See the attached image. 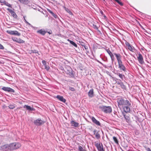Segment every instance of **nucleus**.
Segmentation results:
<instances>
[{
	"label": "nucleus",
	"instance_id": "f257e3e1",
	"mask_svg": "<svg viewBox=\"0 0 151 151\" xmlns=\"http://www.w3.org/2000/svg\"><path fill=\"white\" fill-rule=\"evenodd\" d=\"M131 102L130 100H127L126 98H119L117 100V102L118 103V106L120 107V106L124 105L131 106Z\"/></svg>",
	"mask_w": 151,
	"mask_h": 151
},
{
	"label": "nucleus",
	"instance_id": "f03ea898",
	"mask_svg": "<svg viewBox=\"0 0 151 151\" xmlns=\"http://www.w3.org/2000/svg\"><path fill=\"white\" fill-rule=\"evenodd\" d=\"M65 72L70 78H74L75 77V72L70 66L65 67Z\"/></svg>",
	"mask_w": 151,
	"mask_h": 151
},
{
	"label": "nucleus",
	"instance_id": "7ed1b4c3",
	"mask_svg": "<svg viewBox=\"0 0 151 151\" xmlns=\"http://www.w3.org/2000/svg\"><path fill=\"white\" fill-rule=\"evenodd\" d=\"M99 108L105 113H110L112 111V108L110 106H100Z\"/></svg>",
	"mask_w": 151,
	"mask_h": 151
},
{
	"label": "nucleus",
	"instance_id": "20e7f679",
	"mask_svg": "<svg viewBox=\"0 0 151 151\" xmlns=\"http://www.w3.org/2000/svg\"><path fill=\"white\" fill-rule=\"evenodd\" d=\"M21 146V145L19 142H14L10 143V151L13 150L17 149Z\"/></svg>",
	"mask_w": 151,
	"mask_h": 151
},
{
	"label": "nucleus",
	"instance_id": "39448f33",
	"mask_svg": "<svg viewBox=\"0 0 151 151\" xmlns=\"http://www.w3.org/2000/svg\"><path fill=\"white\" fill-rule=\"evenodd\" d=\"M45 123V122L42 120L40 118L34 120V123L36 126H41Z\"/></svg>",
	"mask_w": 151,
	"mask_h": 151
},
{
	"label": "nucleus",
	"instance_id": "423d86ee",
	"mask_svg": "<svg viewBox=\"0 0 151 151\" xmlns=\"http://www.w3.org/2000/svg\"><path fill=\"white\" fill-rule=\"evenodd\" d=\"M12 40L15 42L19 44H22L25 42V41L19 38L12 37H11Z\"/></svg>",
	"mask_w": 151,
	"mask_h": 151
},
{
	"label": "nucleus",
	"instance_id": "0eeeda50",
	"mask_svg": "<svg viewBox=\"0 0 151 151\" xmlns=\"http://www.w3.org/2000/svg\"><path fill=\"white\" fill-rule=\"evenodd\" d=\"M95 146L98 151H105V149L103 148V145L102 143H96Z\"/></svg>",
	"mask_w": 151,
	"mask_h": 151
},
{
	"label": "nucleus",
	"instance_id": "6e6552de",
	"mask_svg": "<svg viewBox=\"0 0 151 151\" xmlns=\"http://www.w3.org/2000/svg\"><path fill=\"white\" fill-rule=\"evenodd\" d=\"M139 63L141 65L145 64V63L143 60V58L142 55L139 52L138 54V56L137 57Z\"/></svg>",
	"mask_w": 151,
	"mask_h": 151
},
{
	"label": "nucleus",
	"instance_id": "1a4fd4ad",
	"mask_svg": "<svg viewBox=\"0 0 151 151\" xmlns=\"http://www.w3.org/2000/svg\"><path fill=\"white\" fill-rule=\"evenodd\" d=\"M90 118L93 123L97 126H101V124L100 122L96 119L94 117L91 116L90 117Z\"/></svg>",
	"mask_w": 151,
	"mask_h": 151
},
{
	"label": "nucleus",
	"instance_id": "9d476101",
	"mask_svg": "<svg viewBox=\"0 0 151 151\" xmlns=\"http://www.w3.org/2000/svg\"><path fill=\"white\" fill-rule=\"evenodd\" d=\"M23 108H25L26 110H27L30 112H32V111H35V108L27 105H24L23 106Z\"/></svg>",
	"mask_w": 151,
	"mask_h": 151
},
{
	"label": "nucleus",
	"instance_id": "9b49d317",
	"mask_svg": "<svg viewBox=\"0 0 151 151\" xmlns=\"http://www.w3.org/2000/svg\"><path fill=\"white\" fill-rule=\"evenodd\" d=\"M93 134L95 135V137L97 139H100L101 138L100 135V131L99 130H97L96 129H94L93 131Z\"/></svg>",
	"mask_w": 151,
	"mask_h": 151
},
{
	"label": "nucleus",
	"instance_id": "f8f14e48",
	"mask_svg": "<svg viewBox=\"0 0 151 151\" xmlns=\"http://www.w3.org/2000/svg\"><path fill=\"white\" fill-rule=\"evenodd\" d=\"M118 67L120 70H122L124 72L126 71V68L124 65L123 64L122 61L118 62Z\"/></svg>",
	"mask_w": 151,
	"mask_h": 151
},
{
	"label": "nucleus",
	"instance_id": "ddd939ff",
	"mask_svg": "<svg viewBox=\"0 0 151 151\" xmlns=\"http://www.w3.org/2000/svg\"><path fill=\"white\" fill-rule=\"evenodd\" d=\"M122 114L127 122H128L130 120V118L129 117V114L128 113H124L122 112Z\"/></svg>",
	"mask_w": 151,
	"mask_h": 151
},
{
	"label": "nucleus",
	"instance_id": "4468645a",
	"mask_svg": "<svg viewBox=\"0 0 151 151\" xmlns=\"http://www.w3.org/2000/svg\"><path fill=\"white\" fill-rule=\"evenodd\" d=\"M125 106L123 107V111L122 112H124V113H128L130 111V106Z\"/></svg>",
	"mask_w": 151,
	"mask_h": 151
},
{
	"label": "nucleus",
	"instance_id": "2eb2a0df",
	"mask_svg": "<svg viewBox=\"0 0 151 151\" xmlns=\"http://www.w3.org/2000/svg\"><path fill=\"white\" fill-rule=\"evenodd\" d=\"M126 45L128 49L131 51L133 52V50L134 49V47L131 45L129 42L126 41L125 42Z\"/></svg>",
	"mask_w": 151,
	"mask_h": 151
},
{
	"label": "nucleus",
	"instance_id": "dca6fc26",
	"mask_svg": "<svg viewBox=\"0 0 151 151\" xmlns=\"http://www.w3.org/2000/svg\"><path fill=\"white\" fill-rule=\"evenodd\" d=\"M56 98L60 101L62 102L63 103H65L66 100L64 99L63 96L60 95H57Z\"/></svg>",
	"mask_w": 151,
	"mask_h": 151
},
{
	"label": "nucleus",
	"instance_id": "f3484780",
	"mask_svg": "<svg viewBox=\"0 0 151 151\" xmlns=\"http://www.w3.org/2000/svg\"><path fill=\"white\" fill-rule=\"evenodd\" d=\"M117 84L119 85L124 90H126V87L125 85H124L123 83L122 82V80L120 81H118L116 82Z\"/></svg>",
	"mask_w": 151,
	"mask_h": 151
},
{
	"label": "nucleus",
	"instance_id": "a211bd4d",
	"mask_svg": "<svg viewBox=\"0 0 151 151\" xmlns=\"http://www.w3.org/2000/svg\"><path fill=\"white\" fill-rule=\"evenodd\" d=\"M37 32L42 36H44L46 33V31L44 29H42L37 30Z\"/></svg>",
	"mask_w": 151,
	"mask_h": 151
},
{
	"label": "nucleus",
	"instance_id": "6ab92c4d",
	"mask_svg": "<svg viewBox=\"0 0 151 151\" xmlns=\"http://www.w3.org/2000/svg\"><path fill=\"white\" fill-rule=\"evenodd\" d=\"M10 35L19 36L21 35V34L16 30H10Z\"/></svg>",
	"mask_w": 151,
	"mask_h": 151
},
{
	"label": "nucleus",
	"instance_id": "aec40b11",
	"mask_svg": "<svg viewBox=\"0 0 151 151\" xmlns=\"http://www.w3.org/2000/svg\"><path fill=\"white\" fill-rule=\"evenodd\" d=\"M117 60L118 62L122 61L121 60L122 56L119 53H114Z\"/></svg>",
	"mask_w": 151,
	"mask_h": 151
},
{
	"label": "nucleus",
	"instance_id": "412c9836",
	"mask_svg": "<svg viewBox=\"0 0 151 151\" xmlns=\"http://www.w3.org/2000/svg\"><path fill=\"white\" fill-rule=\"evenodd\" d=\"M42 62L43 65H44L45 69L47 71H48L50 69V67L48 65H47V63L46 61L43 60L42 61Z\"/></svg>",
	"mask_w": 151,
	"mask_h": 151
},
{
	"label": "nucleus",
	"instance_id": "4be33fe9",
	"mask_svg": "<svg viewBox=\"0 0 151 151\" xmlns=\"http://www.w3.org/2000/svg\"><path fill=\"white\" fill-rule=\"evenodd\" d=\"M70 124L72 126L74 127H78L79 124L76 122L74 120H72L70 122Z\"/></svg>",
	"mask_w": 151,
	"mask_h": 151
},
{
	"label": "nucleus",
	"instance_id": "5701e85b",
	"mask_svg": "<svg viewBox=\"0 0 151 151\" xmlns=\"http://www.w3.org/2000/svg\"><path fill=\"white\" fill-rule=\"evenodd\" d=\"M88 95L89 97L92 98L94 96L93 90V88L90 89L88 92Z\"/></svg>",
	"mask_w": 151,
	"mask_h": 151
},
{
	"label": "nucleus",
	"instance_id": "b1692460",
	"mask_svg": "<svg viewBox=\"0 0 151 151\" xmlns=\"http://www.w3.org/2000/svg\"><path fill=\"white\" fill-rule=\"evenodd\" d=\"M10 13L11 16L15 19H17V16L14 11L12 9H10Z\"/></svg>",
	"mask_w": 151,
	"mask_h": 151
},
{
	"label": "nucleus",
	"instance_id": "393cba45",
	"mask_svg": "<svg viewBox=\"0 0 151 151\" xmlns=\"http://www.w3.org/2000/svg\"><path fill=\"white\" fill-rule=\"evenodd\" d=\"M21 3L25 5H27L29 2V0H18Z\"/></svg>",
	"mask_w": 151,
	"mask_h": 151
},
{
	"label": "nucleus",
	"instance_id": "a878e982",
	"mask_svg": "<svg viewBox=\"0 0 151 151\" xmlns=\"http://www.w3.org/2000/svg\"><path fill=\"white\" fill-rule=\"evenodd\" d=\"M67 41H68L71 45L74 47H77L78 45L77 44L73 41L70 40L69 39H68L67 40Z\"/></svg>",
	"mask_w": 151,
	"mask_h": 151
},
{
	"label": "nucleus",
	"instance_id": "bb28decb",
	"mask_svg": "<svg viewBox=\"0 0 151 151\" xmlns=\"http://www.w3.org/2000/svg\"><path fill=\"white\" fill-rule=\"evenodd\" d=\"M119 77L121 78V80L122 81L124 80V79L125 78V76L124 74H123L122 73H120L119 74V75H118Z\"/></svg>",
	"mask_w": 151,
	"mask_h": 151
},
{
	"label": "nucleus",
	"instance_id": "cd10ccee",
	"mask_svg": "<svg viewBox=\"0 0 151 151\" xmlns=\"http://www.w3.org/2000/svg\"><path fill=\"white\" fill-rule=\"evenodd\" d=\"M109 55L110 56L111 59V60L112 61V63L113 64V62L114 61L115 59V58L114 56V54H113L112 53H111L110 54H109Z\"/></svg>",
	"mask_w": 151,
	"mask_h": 151
},
{
	"label": "nucleus",
	"instance_id": "c85d7f7f",
	"mask_svg": "<svg viewBox=\"0 0 151 151\" xmlns=\"http://www.w3.org/2000/svg\"><path fill=\"white\" fill-rule=\"evenodd\" d=\"M55 18L58 19L60 21H61L60 18L58 17V15L55 14L53 12L51 14Z\"/></svg>",
	"mask_w": 151,
	"mask_h": 151
},
{
	"label": "nucleus",
	"instance_id": "c756f323",
	"mask_svg": "<svg viewBox=\"0 0 151 151\" xmlns=\"http://www.w3.org/2000/svg\"><path fill=\"white\" fill-rule=\"evenodd\" d=\"M78 150L79 151H86L85 149H83V147L81 145L78 146Z\"/></svg>",
	"mask_w": 151,
	"mask_h": 151
},
{
	"label": "nucleus",
	"instance_id": "7c9ffc66",
	"mask_svg": "<svg viewBox=\"0 0 151 151\" xmlns=\"http://www.w3.org/2000/svg\"><path fill=\"white\" fill-rule=\"evenodd\" d=\"M113 138L114 142L116 144H119V141L116 137L115 136H113Z\"/></svg>",
	"mask_w": 151,
	"mask_h": 151
},
{
	"label": "nucleus",
	"instance_id": "2f4dec72",
	"mask_svg": "<svg viewBox=\"0 0 151 151\" xmlns=\"http://www.w3.org/2000/svg\"><path fill=\"white\" fill-rule=\"evenodd\" d=\"M114 1L121 6H123L124 5L123 3L120 0H114Z\"/></svg>",
	"mask_w": 151,
	"mask_h": 151
},
{
	"label": "nucleus",
	"instance_id": "473e14b6",
	"mask_svg": "<svg viewBox=\"0 0 151 151\" xmlns=\"http://www.w3.org/2000/svg\"><path fill=\"white\" fill-rule=\"evenodd\" d=\"M65 10L69 14L72 15H73V14L72 12L70 11V10L68 9V8H65Z\"/></svg>",
	"mask_w": 151,
	"mask_h": 151
},
{
	"label": "nucleus",
	"instance_id": "72a5a7b5",
	"mask_svg": "<svg viewBox=\"0 0 151 151\" xmlns=\"http://www.w3.org/2000/svg\"><path fill=\"white\" fill-rule=\"evenodd\" d=\"M2 89L5 91H9V88L4 87L2 88Z\"/></svg>",
	"mask_w": 151,
	"mask_h": 151
},
{
	"label": "nucleus",
	"instance_id": "f704fd0d",
	"mask_svg": "<svg viewBox=\"0 0 151 151\" xmlns=\"http://www.w3.org/2000/svg\"><path fill=\"white\" fill-rule=\"evenodd\" d=\"M97 62L98 63H100L103 66V67H104L105 68H107V67L106 65L103 64L102 63H101V62L99 60H97Z\"/></svg>",
	"mask_w": 151,
	"mask_h": 151
},
{
	"label": "nucleus",
	"instance_id": "c9c22d12",
	"mask_svg": "<svg viewBox=\"0 0 151 151\" xmlns=\"http://www.w3.org/2000/svg\"><path fill=\"white\" fill-rule=\"evenodd\" d=\"M46 31V33H47L49 35L51 34L52 33V31L51 29H48V30L47 29Z\"/></svg>",
	"mask_w": 151,
	"mask_h": 151
},
{
	"label": "nucleus",
	"instance_id": "e433bc0d",
	"mask_svg": "<svg viewBox=\"0 0 151 151\" xmlns=\"http://www.w3.org/2000/svg\"><path fill=\"white\" fill-rule=\"evenodd\" d=\"M3 3L4 4L8 6L9 7V4L8 3L6 2V1H4L3 2Z\"/></svg>",
	"mask_w": 151,
	"mask_h": 151
},
{
	"label": "nucleus",
	"instance_id": "4c0bfd02",
	"mask_svg": "<svg viewBox=\"0 0 151 151\" xmlns=\"http://www.w3.org/2000/svg\"><path fill=\"white\" fill-rule=\"evenodd\" d=\"M31 53H38V51L36 50H31Z\"/></svg>",
	"mask_w": 151,
	"mask_h": 151
},
{
	"label": "nucleus",
	"instance_id": "58836bf2",
	"mask_svg": "<svg viewBox=\"0 0 151 151\" xmlns=\"http://www.w3.org/2000/svg\"><path fill=\"white\" fill-rule=\"evenodd\" d=\"M59 69L62 71H64L65 70H65L63 67L61 65L59 66Z\"/></svg>",
	"mask_w": 151,
	"mask_h": 151
},
{
	"label": "nucleus",
	"instance_id": "ea45409f",
	"mask_svg": "<svg viewBox=\"0 0 151 151\" xmlns=\"http://www.w3.org/2000/svg\"><path fill=\"white\" fill-rule=\"evenodd\" d=\"M105 50L108 53V54L109 55L112 52L111 51L109 50V49H106Z\"/></svg>",
	"mask_w": 151,
	"mask_h": 151
},
{
	"label": "nucleus",
	"instance_id": "a19ab883",
	"mask_svg": "<svg viewBox=\"0 0 151 151\" xmlns=\"http://www.w3.org/2000/svg\"><path fill=\"white\" fill-rule=\"evenodd\" d=\"M134 117H135V119L136 120H137L139 122H140L139 121V119L140 118L137 115H135L134 116Z\"/></svg>",
	"mask_w": 151,
	"mask_h": 151
},
{
	"label": "nucleus",
	"instance_id": "79ce46f5",
	"mask_svg": "<svg viewBox=\"0 0 151 151\" xmlns=\"http://www.w3.org/2000/svg\"><path fill=\"white\" fill-rule=\"evenodd\" d=\"M69 89L71 91H76L75 89L73 87H70Z\"/></svg>",
	"mask_w": 151,
	"mask_h": 151
},
{
	"label": "nucleus",
	"instance_id": "37998d69",
	"mask_svg": "<svg viewBox=\"0 0 151 151\" xmlns=\"http://www.w3.org/2000/svg\"><path fill=\"white\" fill-rule=\"evenodd\" d=\"M83 47H84V48L86 50L88 49V47L87 46H86L85 45L83 44L81 45Z\"/></svg>",
	"mask_w": 151,
	"mask_h": 151
},
{
	"label": "nucleus",
	"instance_id": "c03bdc74",
	"mask_svg": "<svg viewBox=\"0 0 151 151\" xmlns=\"http://www.w3.org/2000/svg\"><path fill=\"white\" fill-rule=\"evenodd\" d=\"M134 9L137 11V12H138L139 13V14H140L141 15H143L144 14L143 13L140 12L139 11L137 10L136 9L134 8Z\"/></svg>",
	"mask_w": 151,
	"mask_h": 151
},
{
	"label": "nucleus",
	"instance_id": "a18cd8bd",
	"mask_svg": "<svg viewBox=\"0 0 151 151\" xmlns=\"http://www.w3.org/2000/svg\"><path fill=\"white\" fill-rule=\"evenodd\" d=\"M93 27L95 29H97V30L98 29V27H97V26L96 25H95V24H93Z\"/></svg>",
	"mask_w": 151,
	"mask_h": 151
},
{
	"label": "nucleus",
	"instance_id": "49530a36",
	"mask_svg": "<svg viewBox=\"0 0 151 151\" xmlns=\"http://www.w3.org/2000/svg\"><path fill=\"white\" fill-rule=\"evenodd\" d=\"M114 78L113 79V80L114 81H116V82L118 81H121V80H120V79H118L117 78Z\"/></svg>",
	"mask_w": 151,
	"mask_h": 151
},
{
	"label": "nucleus",
	"instance_id": "de8ad7c7",
	"mask_svg": "<svg viewBox=\"0 0 151 151\" xmlns=\"http://www.w3.org/2000/svg\"><path fill=\"white\" fill-rule=\"evenodd\" d=\"M14 107L15 106L14 105H12L10 104V109H13Z\"/></svg>",
	"mask_w": 151,
	"mask_h": 151
},
{
	"label": "nucleus",
	"instance_id": "09e8293b",
	"mask_svg": "<svg viewBox=\"0 0 151 151\" xmlns=\"http://www.w3.org/2000/svg\"><path fill=\"white\" fill-rule=\"evenodd\" d=\"M11 92L14 93L15 91L13 89L10 88V93Z\"/></svg>",
	"mask_w": 151,
	"mask_h": 151
},
{
	"label": "nucleus",
	"instance_id": "8fccbe9b",
	"mask_svg": "<svg viewBox=\"0 0 151 151\" xmlns=\"http://www.w3.org/2000/svg\"><path fill=\"white\" fill-rule=\"evenodd\" d=\"M11 78H13L11 76H10V84H13L12 80H11Z\"/></svg>",
	"mask_w": 151,
	"mask_h": 151
},
{
	"label": "nucleus",
	"instance_id": "3c124183",
	"mask_svg": "<svg viewBox=\"0 0 151 151\" xmlns=\"http://www.w3.org/2000/svg\"><path fill=\"white\" fill-rule=\"evenodd\" d=\"M120 73L119 72L118 70H116V72L114 73L117 75H118Z\"/></svg>",
	"mask_w": 151,
	"mask_h": 151
},
{
	"label": "nucleus",
	"instance_id": "603ef678",
	"mask_svg": "<svg viewBox=\"0 0 151 151\" xmlns=\"http://www.w3.org/2000/svg\"><path fill=\"white\" fill-rule=\"evenodd\" d=\"M24 22H25L26 23L28 24V25H30V24L24 18Z\"/></svg>",
	"mask_w": 151,
	"mask_h": 151
},
{
	"label": "nucleus",
	"instance_id": "864d4df0",
	"mask_svg": "<svg viewBox=\"0 0 151 151\" xmlns=\"http://www.w3.org/2000/svg\"><path fill=\"white\" fill-rule=\"evenodd\" d=\"M4 48V47L0 44V49H3Z\"/></svg>",
	"mask_w": 151,
	"mask_h": 151
},
{
	"label": "nucleus",
	"instance_id": "5fc2aeb1",
	"mask_svg": "<svg viewBox=\"0 0 151 151\" xmlns=\"http://www.w3.org/2000/svg\"><path fill=\"white\" fill-rule=\"evenodd\" d=\"M146 150L147 151H151V150L149 147H148L147 148H146Z\"/></svg>",
	"mask_w": 151,
	"mask_h": 151
},
{
	"label": "nucleus",
	"instance_id": "6e6d98bb",
	"mask_svg": "<svg viewBox=\"0 0 151 151\" xmlns=\"http://www.w3.org/2000/svg\"><path fill=\"white\" fill-rule=\"evenodd\" d=\"M100 12L102 15H103L104 14L103 12L101 10V11H100Z\"/></svg>",
	"mask_w": 151,
	"mask_h": 151
},
{
	"label": "nucleus",
	"instance_id": "4d7b16f0",
	"mask_svg": "<svg viewBox=\"0 0 151 151\" xmlns=\"http://www.w3.org/2000/svg\"><path fill=\"white\" fill-rule=\"evenodd\" d=\"M103 17H104V19H107V17L104 14V15H103Z\"/></svg>",
	"mask_w": 151,
	"mask_h": 151
},
{
	"label": "nucleus",
	"instance_id": "13d9d810",
	"mask_svg": "<svg viewBox=\"0 0 151 151\" xmlns=\"http://www.w3.org/2000/svg\"><path fill=\"white\" fill-rule=\"evenodd\" d=\"M102 60H104V61H105V62H106L107 61V58H106L105 59H102Z\"/></svg>",
	"mask_w": 151,
	"mask_h": 151
},
{
	"label": "nucleus",
	"instance_id": "bf43d9fd",
	"mask_svg": "<svg viewBox=\"0 0 151 151\" xmlns=\"http://www.w3.org/2000/svg\"><path fill=\"white\" fill-rule=\"evenodd\" d=\"M49 12L51 14L53 12L50 10V11H49Z\"/></svg>",
	"mask_w": 151,
	"mask_h": 151
},
{
	"label": "nucleus",
	"instance_id": "052dcab7",
	"mask_svg": "<svg viewBox=\"0 0 151 151\" xmlns=\"http://www.w3.org/2000/svg\"><path fill=\"white\" fill-rule=\"evenodd\" d=\"M63 7L64 9V10H65V8H67L66 7H65V6H63Z\"/></svg>",
	"mask_w": 151,
	"mask_h": 151
},
{
	"label": "nucleus",
	"instance_id": "680f3d73",
	"mask_svg": "<svg viewBox=\"0 0 151 151\" xmlns=\"http://www.w3.org/2000/svg\"><path fill=\"white\" fill-rule=\"evenodd\" d=\"M140 27H141V28L142 29H145L143 27L142 25L140 26Z\"/></svg>",
	"mask_w": 151,
	"mask_h": 151
},
{
	"label": "nucleus",
	"instance_id": "e2e57ef3",
	"mask_svg": "<svg viewBox=\"0 0 151 151\" xmlns=\"http://www.w3.org/2000/svg\"><path fill=\"white\" fill-rule=\"evenodd\" d=\"M29 26L30 27H34L32 26V25L30 24V25H29Z\"/></svg>",
	"mask_w": 151,
	"mask_h": 151
},
{
	"label": "nucleus",
	"instance_id": "0e129e2a",
	"mask_svg": "<svg viewBox=\"0 0 151 151\" xmlns=\"http://www.w3.org/2000/svg\"><path fill=\"white\" fill-rule=\"evenodd\" d=\"M6 32L8 33L9 34V30H7Z\"/></svg>",
	"mask_w": 151,
	"mask_h": 151
},
{
	"label": "nucleus",
	"instance_id": "69168bd1",
	"mask_svg": "<svg viewBox=\"0 0 151 151\" xmlns=\"http://www.w3.org/2000/svg\"><path fill=\"white\" fill-rule=\"evenodd\" d=\"M50 9H47V11H48V12H49V11H50Z\"/></svg>",
	"mask_w": 151,
	"mask_h": 151
},
{
	"label": "nucleus",
	"instance_id": "338daca9",
	"mask_svg": "<svg viewBox=\"0 0 151 151\" xmlns=\"http://www.w3.org/2000/svg\"><path fill=\"white\" fill-rule=\"evenodd\" d=\"M139 26H140L142 25L140 23H139Z\"/></svg>",
	"mask_w": 151,
	"mask_h": 151
},
{
	"label": "nucleus",
	"instance_id": "774afa93",
	"mask_svg": "<svg viewBox=\"0 0 151 151\" xmlns=\"http://www.w3.org/2000/svg\"><path fill=\"white\" fill-rule=\"evenodd\" d=\"M139 26H140L142 25L140 23H139Z\"/></svg>",
	"mask_w": 151,
	"mask_h": 151
}]
</instances>
